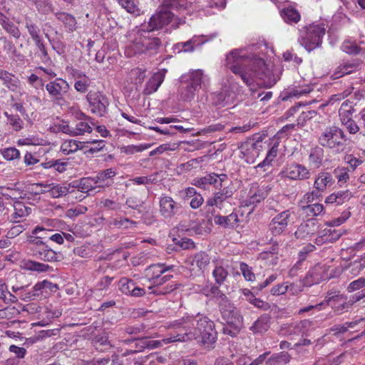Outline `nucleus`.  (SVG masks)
<instances>
[{
	"label": "nucleus",
	"mask_w": 365,
	"mask_h": 365,
	"mask_svg": "<svg viewBox=\"0 0 365 365\" xmlns=\"http://www.w3.org/2000/svg\"><path fill=\"white\" fill-rule=\"evenodd\" d=\"M225 66L234 74L240 77L248 86L254 82L261 86L269 88L275 83L274 79L267 71L262 58H251L243 50L233 49L226 56Z\"/></svg>",
	"instance_id": "1"
},
{
	"label": "nucleus",
	"mask_w": 365,
	"mask_h": 365,
	"mask_svg": "<svg viewBox=\"0 0 365 365\" xmlns=\"http://www.w3.org/2000/svg\"><path fill=\"white\" fill-rule=\"evenodd\" d=\"M46 232L43 227L37 226L27 237V243L31 255L44 262H58L62 255L56 252L47 244L46 236L37 235L39 232Z\"/></svg>",
	"instance_id": "2"
},
{
	"label": "nucleus",
	"mask_w": 365,
	"mask_h": 365,
	"mask_svg": "<svg viewBox=\"0 0 365 365\" xmlns=\"http://www.w3.org/2000/svg\"><path fill=\"white\" fill-rule=\"evenodd\" d=\"M204 314L197 313L196 314H186L182 317L170 322L168 324L169 329H181L182 333H179L176 336L164 339L163 341L165 344L174 341H189L188 334L191 327L197 328L200 322L201 317Z\"/></svg>",
	"instance_id": "3"
},
{
	"label": "nucleus",
	"mask_w": 365,
	"mask_h": 365,
	"mask_svg": "<svg viewBox=\"0 0 365 365\" xmlns=\"http://www.w3.org/2000/svg\"><path fill=\"white\" fill-rule=\"evenodd\" d=\"M346 137L344 132L337 126L327 128L319 137V143L334 153L343 152L346 148Z\"/></svg>",
	"instance_id": "4"
},
{
	"label": "nucleus",
	"mask_w": 365,
	"mask_h": 365,
	"mask_svg": "<svg viewBox=\"0 0 365 365\" xmlns=\"http://www.w3.org/2000/svg\"><path fill=\"white\" fill-rule=\"evenodd\" d=\"M199 326L197 328L191 327L189 330V341L200 339L204 344L207 346L213 344L217 339V331L215 324L208 317L203 314Z\"/></svg>",
	"instance_id": "5"
},
{
	"label": "nucleus",
	"mask_w": 365,
	"mask_h": 365,
	"mask_svg": "<svg viewBox=\"0 0 365 365\" xmlns=\"http://www.w3.org/2000/svg\"><path fill=\"white\" fill-rule=\"evenodd\" d=\"M185 23V20L175 16L168 8H165L163 2L161 7L150 18L148 27L149 31H152L161 29L168 24H172L173 28L178 29Z\"/></svg>",
	"instance_id": "6"
},
{
	"label": "nucleus",
	"mask_w": 365,
	"mask_h": 365,
	"mask_svg": "<svg viewBox=\"0 0 365 365\" xmlns=\"http://www.w3.org/2000/svg\"><path fill=\"white\" fill-rule=\"evenodd\" d=\"M326 32L323 24H310L301 31L299 41L308 51L319 47Z\"/></svg>",
	"instance_id": "7"
},
{
	"label": "nucleus",
	"mask_w": 365,
	"mask_h": 365,
	"mask_svg": "<svg viewBox=\"0 0 365 365\" xmlns=\"http://www.w3.org/2000/svg\"><path fill=\"white\" fill-rule=\"evenodd\" d=\"M230 184L227 180L226 182L222 183V185H218V187H215L217 191L214 192L213 195L207 200V205L215 206L222 210L225 207V204L227 202L229 199L232 198L235 192Z\"/></svg>",
	"instance_id": "8"
},
{
	"label": "nucleus",
	"mask_w": 365,
	"mask_h": 365,
	"mask_svg": "<svg viewBox=\"0 0 365 365\" xmlns=\"http://www.w3.org/2000/svg\"><path fill=\"white\" fill-rule=\"evenodd\" d=\"M86 99L93 113L98 116H103L106 114L109 106V101L106 95L99 91H90L86 96Z\"/></svg>",
	"instance_id": "9"
},
{
	"label": "nucleus",
	"mask_w": 365,
	"mask_h": 365,
	"mask_svg": "<svg viewBox=\"0 0 365 365\" xmlns=\"http://www.w3.org/2000/svg\"><path fill=\"white\" fill-rule=\"evenodd\" d=\"M222 319L227 324H240L242 323V317L240 312L227 297L218 303Z\"/></svg>",
	"instance_id": "10"
},
{
	"label": "nucleus",
	"mask_w": 365,
	"mask_h": 365,
	"mask_svg": "<svg viewBox=\"0 0 365 365\" xmlns=\"http://www.w3.org/2000/svg\"><path fill=\"white\" fill-rule=\"evenodd\" d=\"M280 175L282 178H289L292 180H305L310 178L311 173L304 165L299 163H292L281 171Z\"/></svg>",
	"instance_id": "11"
},
{
	"label": "nucleus",
	"mask_w": 365,
	"mask_h": 365,
	"mask_svg": "<svg viewBox=\"0 0 365 365\" xmlns=\"http://www.w3.org/2000/svg\"><path fill=\"white\" fill-rule=\"evenodd\" d=\"M159 207L160 215L169 220L174 217L181 210L180 205L168 195H162L160 197Z\"/></svg>",
	"instance_id": "12"
},
{
	"label": "nucleus",
	"mask_w": 365,
	"mask_h": 365,
	"mask_svg": "<svg viewBox=\"0 0 365 365\" xmlns=\"http://www.w3.org/2000/svg\"><path fill=\"white\" fill-rule=\"evenodd\" d=\"M69 89V84L61 78H56L46 85V90L55 101L62 100Z\"/></svg>",
	"instance_id": "13"
},
{
	"label": "nucleus",
	"mask_w": 365,
	"mask_h": 365,
	"mask_svg": "<svg viewBox=\"0 0 365 365\" xmlns=\"http://www.w3.org/2000/svg\"><path fill=\"white\" fill-rule=\"evenodd\" d=\"M313 327V322L309 319H303L299 322L284 324L281 327V331L287 336L304 335Z\"/></svg>",
	"instance_id": "14"
},
{
	"label": "nucleus",
	"mask_w": 365,
	"mask_h": 365,
	"mask_svg": "<svg viewBox=\"0 0 365 365\" xmlns=\"http://www.w3.org/2000/svg\"><path fill=\"white\" fill-rule=\"evenodd\" d=\"M227 181V175L226 174H216L212 173L207 174L202 178H196L194 180V185L197 187L205 189L207 185H213V187H218L217 185H222V183Z\"/></svg>",
	"instance_id": "15"
},
{
	"label": "nucleus",
	"mask_w": 365,
	"mask_h": 365,
	"mask_svg": "<svg viewBox=\"0 0 365 365\" xmlns=\"http://www.w3.org/2000/svg\"><path fill=\"white\" fill-rule=\"evenodd\" d=\"M205 80L203 71L200 69L191 71L180 78L181 83L187 84L197 91L205 85Z\"/></svg>",
	"instance_id": "16"
},
{
	"label": "nucleus",
	"mask_w": 365,
	"mask_h": 365,
	"mask_svg": "<svg viewBox=\"0 0 365 365\" xmlns=\"http://www.w3.org/2000/svg\"><path fill=\"white\" fill-rule=\"evenodd\" d=\"M290 216V211L287 210L272 218L269 225V230L272 235H279L286 230Z\"/></svg>",
	"instance_id": "17"
},
{
	"label": "nucleus",
	"mask_w": 365,
	"mask_h": 365,
	"mask_svg": "<svg viewBox=\"0 0 365 365\" xmlns=\"http://www.w3.org/2000/svg\"><path fill=\"white\" fill-rule=\"evenodd\" d=\"M144 34H149V32L140 31L137 34L130 45L126 48L125 53L128 56L141 54L147 51L144 46Z\"/></svg>",
	"instance_id": "18"
},
{
	"label": "nucleus",
	"mask_w": 365,
	"mask_h": 365,
	"mask_svg": "<svg viewBox=\"0 0 365 365\" xmlns=\"http://www.w3.org/2000/svg\"><path fill=\"white\" fill-rule=\"evenodd\" d=\"M318 227L317 223L314 220H307L299 225L295 232V236L297 239L307 240L317 232Z\"/></svg>",
	"instance_id": "19"
},
{
	"label": "nucleus",
	"mask_w": 365,
	"mask_h": 365,
	"mask_svg": "<svg viewBox=\"0 0 365 365\" xmlns=\"http://www.w3.org/2000/svg\"><path fill=\"white\" fill-rule=\"evenodd\" d=\"M360 64L355 61H346L341 63L334 71L331 77L334 79H338L344 75L351 74L359 68Z\"/></svg>",
	"instance_id": "20"
},
{
	"label": "nucleus",
	"mask_w": 365,
	"mask_h": 365,
	"mask_svg": "<svg viewBox=\"0 0 365 365\" xmlns=\"http://www.w3.org/2000/svg\"><path fill=\"white\" fill-rule=\"evenodd\" d=\"M14 213L10 217V220L13 222H20L21 219L28 216L31 212V208L21 201L14 203Z\"/></svg>",
	"instance_id": "21"
},
{
	"label": "nucleus",
	"mask_w": 365,
	"mask_h": 365,
	"mask_svg": "<svg viewBox=\"0 0 365 365\" xmlns=\"http://www.w3.org/2000/svg\"><path fill=\"white\" fill-rule=\"evenodd\" d=\"M173 268V266H166L165 264H154L150 265L145 270V277L150 282L160 277L166 271Z\"/></svg>",
	"instance_id": "22"
},
{
	"label": "nucleus",
	"mask_w": 365,
	"mask_h": 365,
	"mask_svg": "<svg viewBox=\"0 0 365 365\" xmlns=\"http://www.w3.org/2000/svg\"><path fill=\"white\" fill-rule=\"evenodd\" d=\"M352 195L349 190H340L336 192H333L327 197L325 203L336 204L337 205H340L349 201Z\"/></svg>",
	"instance_id": "23"
},
{
	"label": "nucleus",
	"mask_w": 365,
	"mask_h": 365,
	"mask_svg": "<svg viewBox=\"0 0 365 365\" xmlns=\"http://www.w3.org/2000/svg\"><path fill=\"white\" fill-rule=\"evenodd\" d=\"M116 174V171L113 168L100 171L96 176L93 177L94 182L98 185V187H108L111 185L109 180L115 176Z\"/></svg>",
	"instance_id": "24"
},
{
	"label": "nucleus",
	"mask_w": 365,
	"mask_h": 365,
	"mask_svg": "<svg viewBox=\"0 0 365 365\" xmlns=\"http://www.w3.org/2000/svg\"><path fill=\"white\" fill-rule=\"evenodd\" d=\"M334 180L331 173L327 172L319 173L314 182V187L321 192H324L327 187L331 186Z\"/></svg>",
	"instance_id": "25"
},
{
	"label": "nucleus",
	"mask_w": 365,
	"mask_h": 365,
	"mask_svg": "<svg viewBox=\"0 0 365 365\" xmlns=\"http://www.w3.org/2000/svg\"><path fill=\"white\" fill-rule=\"evenodd\" d=\"M165 78V73L157 72L147 82L144 89V93L149 95L155 92L160 86Z\"/></svg>",
	"instance_id": "26"
},
{
	"label": "nucleus",
	"mask_w": 365,
	"mask_h": 365,
	"mask_svg": "<svg viewBox=\"0 0 365 365\" xmlns=\"http://www.w3.org/2000/svg\"><path fill=\"white\" fill-rule=\"evenodd\" d=\"M269 317L267 314L260 316L250 327L254 334H262L269 328Z\"/></svg>",
	"instance_id": "27"
},
{
	"label": "nucleus",
	"mask_w": 365,
	"mask_h": 365,
	"mask_svg": "<svg viewBox=\"0 0 365 365\" xmlns=\"http://www.w3.org/2000/svg\"><path fill=\"white\" fill-rule=\"evenodd\" d=\"M70 184H56L50 183L49 186H46L49 191L50 196L53 198H58L66 196L69 192Z\"/></svg>",
	"instance_id": "28"
},
{
	"label": "nucleus",
	"mask_w": 365,
	"mask_h": 365,
	"mask_svg": "<svg viewBox=\"0 0 365 365\" xmlns=\"http://www.w3.org/2000/svg\"><path fill=\"white\" fill-rule=\"evenodd\" d=\"M215 284L222 285L228 277V271L222 262H217L212 272Z\"/></svg>",
	"instance_id": "29"
},
{
	"label": "nucleus",
	"mask_w": 365,
	"mask_h": 365,
	"mask_svg": "<svg viewBox=\"0 0 365 365\" xmlns=\"http://www.w3.org/2000/svg\"><path fill=\"white\" fill-rule=\"evenodd\" d=\"M195 0H164V6L171 10L184 11L189 9Z\"/></svg>",
	"instance_id": "30"
},
{
	"label": "nucleus",
	"mask_w": 365,
	"mask_h": 365,
	"mask_svg": "<svg viewBox=\"0 0 365 365\" xmlns=\"http://www.w3.org/2000/svg\"><path fill=\"white\" fill-rule=\"evenodd\" d=\"M215 223L223 227H233L239 221L236 213H231L227 216L216 215L214 217Z\"/></svg>",
	"instance_id": "31"
},
{
	"label": "nucleus",
	"mask_w": 365,
	"mask_h": 365,
	"mask_svg": "<svg viewBox=\"0 0 365 365\" xmlns=\"http://www.w3.org/2000/svg\"><path fill=\"white\" fill-rule=\"evenodd\" d=\"M55 15L58 20L64 24V26L69 32L76 30L77 22L73 16L66 12H56Z\"/></svg>",
	"instance_id": "32"
},
{
	"label": "nucleus",
	"mask_w": 365,
	"mask_h": 365,
	"mask_svg": "<svg viewBox=\"0 0 365 365\" xmlns=\"http://www.w3.org/2000/svg\"><path fill=\"white\" fill-rule=\"evenodd\" d=\"M280 14L284 21L288 24H296L301 19L299 11L293 7L284 8Z\"/></svg>",
	"instance_id": "33"
},
{
	"label": "nucleus",
	"mask_w": 365,
	"mask_h": 365,
	"mask_svg": "<svg viewBox=\"0 0 365 365\" xmlns=\"http://www.w3.org/2000/svg\"><path fill=\"white\" fill-rule=\"evenodd\" d=\"M0 79L4 82V84L11 91H15L17 89L19 81L11 73L0 70Z\"/></svg>",
	"instance_id": "34"
},
{
	"label": "nucleus",
	"mask_w": 365,
	"mask_h": 365,
	"mask_svg": "<svg viewBox=\"0 0 365 365\" xmlns=\"http://www.w3.org/2000/svg\"><path fill=\"white\" fill-rule=\"evenodd\" d=\"M290 355L285 351H282L272 355L267 361V365H285L290 361Z\"/></svg>",
	"instance_id": "35"
},
{
	"label": "nucleus",
	"mask_w": 365,
	"mask_h": 365,
	"mask_svg": "<svg viewBox=\"0 0 365 365\" xmlns=\"http://www.w3.org/2000/svg\"><path fill=\"white\" fill-rule=\"evenodd\" d=\"M0 24L3 29L10 35L15 38H19L21 36V32L19 28L11 21H9L7 16H4L1 21Z\"/></svg>",
	"instance_id": "36"
},
{
	"label": "nucleus",
	"mask_w": 365,
	"mask_h": 365,
	"mask_svg": "<svg viewBox=\"0 0 365 365\" xmlns=\"http://www.w3.org/2000/svg\"><path fill=\"white\" fill-rule=\"evenodd\" d=\"M73 187L78 188L83 192H92L97 187L96 182H94L93 178H83L76 185H73Z\"/></svg>",
	"instance_id": "37"
},
{
	"label": "nucleus",
	"mask_w": 365,
	"mask_h": 365,
	"mask_svg": "<svg viewBox=\"0 0 365 365\" xmlns=\"http://www.w3.org/2000/svg\"><path fill=\"white\" fill-rule=\"evenodd\" d=\"M210 262V257L205 252L196 253L192 259V264H195L200 270L205 269Z\"/></svg>",
	"instance_id": "38"
},
{
	"label": "nucleus",
	"mask_w": 365,
	"mask_h": 365,
	"mask_svg": "<svg viewBox=\"0 0 365 365\" xmlns=\"http://www.w3.org/2000/svg\"><path fill=\"white\" fill-rule=\"evenodd\" d=\"M354 111V109L351 105V103L349 101H344L339 110V115L341 123L344 122L346 120L352 119V114Z\"/></svg>",
	"instance_id": "39"
},
{
	"label": "nucleus",
	"mask_w": 365,
	"mask_h": 365,
	"mask_svg": "<svg viewBox=\"0 0 365 365\" xmlns=\"http://www.w3.org/2000/svg\"><path fill=\"white\" fill-rule=\"evenodd\" d=\"M273 141V145L268 151L265 159L262 163L258 164L257 168H262L266 165H269L274 158L277 156L278 152L277 147L279 145V140H277V138H274V137Z\"/></svg>",
	"instance_id": "40"
},
{
	"label": "nucleus",
	"mask_w": 365,
	"mask_h": 365,
	"mask_svg": "<svg viewBox=\"0 0 365 365\" xmlns=\"http://www.w3.org/2000/svg\"><path fill=\"white\" fill-rule=\"evenodd\" d=\"M324 158V150L320 147H314L313 148L309 155V160L310 163L315 165L317 168H319Z\"/></svg>",
	"instance_id": "41"
},
{
	"label": "nucleus",
	"mask_w": 365,
	"mask_h": 365,
	"mask_svg": "<svg viewBox=\"0 0 365 365\" xmlns=\"http://www.w3.org/2000/svg\"><path fill=\"white\" fill-rule=\"evenodd\" d=\"M302 210L308 215L312 217L319 216L324 211V206L320 203L308 204L302 205Z\"/></svg>",
	"instance_id": "42"
},
{
	"label": "nucleus",
	"mask_w": 365,
	"mask_h": 365,
	"mask_svg": "<svg viewBox=\"0 0 365 365\" xmlns=\"http://www.w3.org/2000/svg\"><path fill=\"white\" fill-rule=\"evenodd\" d=\"M34 4L39 12L48 14L54 11V7L50 0H27Z\"/></svg>",
	"instance_id": "43"
},
{
	"label": "nucleus",
	"mask_w": 365,
	"mask_h": 365,
	"mask_svg": "<svg viewBox=\"0 0 365 365\" xmlns=\"http://www.w3.org/2000/svg\"><path fill=\"white\" fill-rule=\"evenodd\" d=\"M197 92V90H193V88L190 87L187 84L183 83H182L179 89L180 99L187 102L194 99Z\"/></svg>",
	"instance_id": "44"
},
{
	"label": "nucleus",
	"mask_w": 365,
	"mask_h": 365,
	"mask_svg": "<svg viewBox=\"0 0 365 365\" xmlns=\"http://www.w3.org/2000/svg\"><path fill=\"white\" fill-rule=\"evenodd\" d=\"M118 4L125 9L128 13L140 15V9L138 7L136 0H117Z\"/></svg>",
	"instance_id": "45"
},
{
	"label": "nucleus",
	"mask_w": 365,
	"mask_h": 365,
	"mask_svg": "<svg viewBox=\"0 0 365 365\" xmlns=\"http://www.w3.org/2000/svg\"><path fill=\"white\" fill-rule=\"evenodd\" d=\"M220 286L217 284L212 285L210 289H204L203 293L207 297H211L214 298L217 303L218 304L226 297H227L225 294H223L219 288Z\"/></svg>",
	"instance_id": "46"
},
{
	"label": "nucleus",
	"mask_w": 365,
	"mask_h": 365,
	"mask_svg": "<svg viewBox=\"0 0 365 365\" xmlns=\"http://www.w3.org/2000/svg\"><path fill=\"white\" fill-rule=\"evenodd\" d=\"M269 188L268 187H262L252 194L248 200L250 205L257 204L267 196Z\"/></svg>",
	"instance_id": "47"
},
{
	"label": "nucleus",
	"mask_w": 365,
	"mask_h": 365,
	"mask_svg": "<svg viewBox=\"0 0 365 365\" xmlns=\"http://www.w3.org/2000/svg\"><path fill=\"white\" fill-rule=\"evenodd\" d=\"M136 222L133 221L128 218H113L109 222V226H114L118 229L120 228H129L133 226H135Z\"/></svg>",
	"instance_id": "48"
},
{
	"label": "nucleus",
	"mask_w": 365,
	"mask_h": 365,
	"mask_svg": "<svg viewBox=\"0 0 365 365\" xmlns=\"http://www.w3.org/2000/svg\"><path fill=\"white\" fill-rule=\"evenodd\" d=\"M81 144V142H78L75 140H65L61 146V150L65 155H69L72 153L77 151L80 148Z\"/></svg>",
	"instance_id": "49"
},
{
	"label": "nucleus",
	"mask_w": 365,
	"mask_h": 365,
	"mask_svg": "<svg viewBox=\"0 0 365 365\" xmlns=\"http://www.w3.org/2000/svg\"><path fill=\"white\" fill-rule=\"evenodd\" d=\"M24 267L28 270L36 271L38 272H46L51 269V267L47 264L33 260L27 261L25 263Z\"/></svg>",
	"instance_id": "50"
},
{
	"label": "nucleus",
	"mask_w": 365,
	"mask_h": 365,
	"mask_svg": "<svg viewBox=\"0 0 365 365\" xmlns=\"http://www.w3.org/2000/svg\"><path fill=\"white\" fill-rule=\"evenodd\" d=\"M73 133L72 136L81 135L85 133H91L92 132V128L86 121H79L75 126H72Z\"/></svg>",
	"instance_id": "51"
},
{
	"label": "nucleus",
	"mask_w": 365,
	"mask_h": 365,
	"mask_svg": "<svg viewBox=\"0 0 365 365\" xmlns=\"http://www.w3.org/2000/svg\"><path fill=\"white\" fill-rule=\"evenodd\" d=\"M197 38L193 37L186 42H180L174 46L175 49L178 50V52H191L194 50V47L197 43Z\"/></svg>",
	"instance_id": "52"
},
{
	"label": "nucleus",
	"mask_w": 365,
	"mask_h": 365,
	"mask_svg": "<svg viewBox=\"0 0 365 365\" xmlns=\"http://www.w3.org/2000/svg\"><path fill=\"white\" fill-rule=\"evenodd\" d=\"M52 283L48 280H43L36 283L32 288L33 296L36 298L37 297L43 294L44 290L51 289Z\"/></svg>",
	"instance_id": "53"
},
{
	"label": "nucleus",
	"mask_w": 365,
	"mask_h": 365,
	"mask_svg": "<svg viewBox=\"0 0 365 365\" xmlns=\"http://www.w3.org/2000/svg\"><path fill=\"white\" fill-rule=\"evenodd\" d=\"M180 285V284L172 282L162 287L155 288V290L153 291V294L155 295H165L177 289Z\"/></svg>",
	"instance_id": "54"
},
{
	"label": "nucleus",
	"mask_w": 365,
	"mask_h": 365,
	"mask_svg": "<svg viewBox=\"0 0 365 365\" xmlns=\"http://www.w3.org/2000/svg\"><path fill=\"white\" fill-rule=\"evenodd\" d=\"M36 48L40 51V58L43 63H49L51 61V58L48 53L47 48L44 44L42 38L34 41Z\"/></svg>",
	"instance_id": "55"
},
{
	"label": "nucleus",
	"mask_w": 365,
	"mask_h": 365,
	"mask_svg": "<svg viewBox=\"0 0 365 365\" xmlns=\"http://www.w3.org/2000/svg\"><path fill=\"white\" fill-rule=\"evenodd\" d=\"M151 147V144H140L138 145H129L121 148V152L126 155H133L136 153L142 152Z\"/></svg>",
	"instance_id": "56"
},
{
	"label": "nucleus",
	"mask_w": 365,
	"mask_h": 365,
	"mask_svg": "<svg viewBox=\"0 0 365 365\" xmlns=\"http://www.w3.org/2000/svg\"><path fill=\"white\" fill-rule=\"evenodd\" d=\"M25 24L29 35L34 41L42 38L40 35V29L31 19H26Z\"/></svg>",
	"instance_id": "57"
},
{
	"label": "nucleus",
	"mask_w": 365,
	"mask_h": 365,
	"mask_svg": "<svg viewBox=\"0 0 365 365\" xmlns=\"http://www.w3.org/2000/svg\"><path fill=\"white\" fill-rule=\"evenodd\" d=\"M161 45V41L157 37L151 38L148 34H144V46L146 51H155Z\"/></svg>",
	"instance_id": "58"
},
{
	"label": "nucleus",
	"mask_w": 365,
	"mask_h": 365,
	"mask_svg": "<svg viewBox=\"0 0 365 365\" xmlns=\"http://www.w3.org/2000/svg\"><path fill=\"white\" fill-rule=\"evenodd\" d=\"M135 285V282L133 280L128 279L126 277L121 278L118 282V287L120 291L125 294L129 295L131 289L133 288Z\"/></svg>",
	"instance_id": "59"
},
{
	"label": "nucleus",
	"mask_w": 365,
	"mask_h": 365,
	"mask_svg": "<svg viewBox=\"0 0 365 365\" xmlns=\"http://www.w3.org/2000/svg\"><path fill=\"white\" fill-rule=\"evenodd\" d=\"M138 342L136 344V346L141 349L147 348L149 349H153L160 346L162 344L160 341H148V337L138 339Z\"/></svg>",
	"instance_id": "60"
},
{
	"label": "nucleus",
	"mask_w": 365,
	"mask_h": 365,
	"mask_svg": "<svg viewBox=\"0 0 365 365\" xmlns=\"http://www.w3.org/2000/svg\"><path fill=\"white\" fill-rule=\"evenodd\" d=\"M342 50L349 54H359L361 52H365V49L359 47L356 43L350 41H346L343 43Z\"/></svg>",
	"instance_id": "61"
},
{
	"label": "nucleus",
	"mask_w": 365,
	"mask_h": 365,
	"mask_svg": "<svg viewBox=\"0 0 365 365\" xmlns=\"http://www.w3.org/2000/svg\"><path fill=\"white\" fill-rule=\"evenodd\" d=\"M349 267L353 274H358L363 270L365 268V252L358 259L351 263Z\"/></svg>",
	"instance_id": "62"
},
{
	"label": "nucleus",
	"mask_w": 365,
	"mask_h": 365,
	"mask_svg": "<svg viewBox=\"0 0 365 365\" xmlns=\"http://www.w3.org/2000/svg\"><path fill=\"white\" fill-rule=\"evenodd\" d=\"M349 168L344 167H338L334 170V174L338 182H346L349 179Z\"/></svg>",
	"instance_id": "63"
},
{
	"label": "nucleus",
	"mask_w": 365,
	"mask_h": 365,
	"mask_svg": "<svg viewBox=\"0 0 365 365\" xmlns=\"http://www.w3.org/2000/svg\"><path fill=\"white\" fill-rule=\"evenodd\" d=\"M19 314V311L14 307H6L0 309V319H11Z\"/></svg>",
	"instance_id": "64"
}]
</instances>
